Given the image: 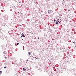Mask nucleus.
I'll return each instance as SVG.
<instances>
[{
  "label": "nucleus",
  "mask_w": 76,
  "mask_h": 76,
  "mask_svg": "<svg viewBox=\"0 0 76 76\" xmlns=\"http://www.w3.org/2000/svg\"><path fill=\"white\" fill-rule=\"evenodd\" d=\"M48 13L49 14H50L51 13V10H49L48 11Z\"/></svg>",
  "instance_id": "nucleus-1"
},
{
  "label": "nucleus",
  "mask_w": 76,
  "mask_h": 76,
  "mask_svg": "<svg viewBox=\"0 0 76 76\" xmlns=\"http://www.w3.org/2000/svg\"><path fill=\"white\" fill-rule=\"evenodd\" d=\"M4 58H7V57H6V56H5V55L4 56Z\"/></svg>",
  "instance_id": "nucleus-2"
},
{
  "label": "nucleus",
  "mask_w": 76,
  "mask_h": 76,
  "mask_svg": "<svg viewBox=\"0 0 76 76\" xmlns=\"http://www.w3.org/2000/svg\"><path fill=\"white\" fill-rule=\"evenodd\" d=\"M56 24H57L58 23V22L57 21H56Z\"/></svg>",
  "instance_id": "nucleus-3"
},
{
  "label": "nucleus",
  "mask_w": 76,
  "mask_h": 76,
  "mask_svg": "<svg viewBox=\"0 0 76 76\" xmlns=\"http://www.w3.org/2000/svg\"><path fill=\"white\" fill-rule=\"evenodd\" d=\"M22 37H25V35L23 34L22 35Z\"/></svg>",
  "instance_id": "nucleus-4"
},
{
  "label": "nucleus",
  "mask_w": 76,
  "mask_h": 76,
  "mask_svg": "<svg viewBox=\"0 0 76 76\" xmlns=\"http://www.w3.org/2000/svg\"><path fill=\"white\" fill-rule=\"evenodd\" d=\"M29 55H31V52H28Z\"/></svg>",
  "instance_id": "nucleus-5"
},
{
  "label": "nucleus",
  "mask_w": 76,
  "mask_h": 76,
  "mask_svg": "<svg viewBox=\"0 0 76 76\" xmlns=\"http://www.w3.org/2000/svg\"><path fill=\"white\" fill-rule=\"evenodd\" d=\"M23 70L24 71L26 70V69H25V68H23Z\"/></svg>",
  "instance_id": "nucleus-6"
},
{
  "label": "nucleus",
  "mask_w": 76,
  "mask_h": 76,
  "mask_svg": "<svg viewBox=\"0 0 76 76\" xmlns=\"http://www.w3.org/2000/svg\"><path fill=\"white\" fill-rule=\"evenodd\" d=\"M4 68L5 69H6V67L5 66V67H4Z\"/></svg>",
  "instance_id": "nucleus-7"
},
{
  "label": "nucleus",
  "mask_w": 76,
  "mask_h": 76,
  "mask_svg": "<svg viewBox=\"0 0 76 76\" xmlns=\"http://www.w3.org/2000/svg\"><path fill=\"white\" fill-rule=\"evenodd\" d=\"M1 71H0V74H1Z\"/></svg>",
  "instance_id": "nucleus-8"
},
{
  "label": "nucleus",
  "mask_w": 76,
  "mask_h": 76,
  "mask_svg": "<svg viewBox=\"0 0 76 76\" xmlns=\"http://www.w3.org/2000/svg\"><path fill=\"white\" fill-rule=\"evenodd\" d=\"M17 45H19V43H17Z\"/></svg>",
  "instance_id": "nucleus-9"
},
{
  "label": "nucleus",
  "mask_w": 76,
  "mask_h": 76,
  "mask_svg": "<svg viewBox=\"0 0 76 76\" xmlns=\"http://www.w3.org/2000/svg\"><path fill=\"white\" fill-rule=\"evenodd\" d=\"M54 20V21H56V20H55V19H54V20Z\"/></svg>",
  "instance_id": "nucleus-10"
},
{
  "label": "nucleus",
  "mask_w": 76,
  "mask_h": 76,
  "mask_svg": "<svg viewBox=\"0 0 76 76\" xmlns=\"http://www.w3.org/2000/svg\"><path fill=\"white\" fill-rule=\"evenodd\" d=\"M58 22L59 23H60L59 22V21H58Z\"/></svg>",
  "instance_id": "nucleus-11"
},
{
  "label": "nucleus",
  "mask_w": 76,
  "mask_h": 76,
  "mask_svg": "<svg viewBox=\"0 0 76 76\" xmlns=\"http://www.w3.org/2000/svg\"><path fill=\"white\" fill-rule=\"evenodd\" d=\"M37 38L38 39H39V37H38Z\"/></svg>",
  "instance_id": "nucleus-12"
},
{
  "label": "nucleus",
  "mask_w": 76,
  "mask_h": 76,
  "mask_svg": "<svg viewBox=\"0 0 76 76\" xmlns=\"http://www.w3.org/2000/svg\"><path fill=\"white\" fill-rule=\"evenodd\" d=\"M68 11H70V10H69Z\"/></svg>",
  "instance_id": "nucleus-13"
},
{
  "label": "nucleus",
  "mask_w": 76,
  "mask_h": 76,
  "mask_svg": "<svg viewBox=\"0 0 76 76\" xmlns=\"http://www.w3.org/2000/svg\"><path fill=\"white\" fill-rule=\"evenodd\" d=\"M73 43H74V44H75V42H73Z\"/></svg>",
  "instance_id": "nucleus-14"
},
{
  "label": "nucleus",
  "mask_w": 76,
  "mask_h": 76,
  "mask_svg": "<svg viewBox=\"0 0 76 76\" xmlns=\"http://www.w3.org/2000/svg\"><path fill=\"white\" fill-rule=\"evenodd\" d=\"M23 33H22V35H23Z\"/></svg>",
  "instance_id": "nucleus-15"
},
{
  "label": "nucleus",
  "mask_w": 76,
  "mask_h": 76,
  "mask_svg": "<svg viewBox=\"0 0 76 76\" xmlns=\"http://www.w3.org/2000/svg\"><path fill=\"white\" fill-rule=\"evenodd\" d=\"M20 26H21V25H20Z\"/></svg>",
  "instance_id": "nucleus-16"
},
{
  "label": "nucleus",
  "mask_w": 76,
  "mask_h": 76,
  "mask_svg": "<svg viewBox=\"0 0 76 76\" xmlns=\"http://www.w3.org/2000/svg\"><path fill=\"white\" fill-rule=\"evenodd\" d=\"M38 59H39V58H38Z\"/></svg>",
  "instance_id": "nucleus-17"
},
{
  "label": "nucleus",
  "mask_w": 76,
  "mask_h": 76,
  "mask_svg": "<svg viewBox=\"0 0 76 76\" xmlns=\"http://www.w3.org/2000/svg\"><path fill=\"white\" fill-rule=\"evenodd\" d=\"M36 59H38V58H36Z\"/></svg>",
  "instance_id": "nucleus-18"
},
{
  "label": "nucleus",
  "mask_w": 76,
  "mask_h": 76,
  "mask_svg": "<svg viewBox=\"0 0 76 76\" xmlns=\"http://www.w3.org/2000/svg\"><path fill=\"white\" fill-rule=\"evenodd\" d=\"M21 6H22V5H21Z\"/></svg>",
  "instance_id": "nucleus-19"
}]
</instances>
